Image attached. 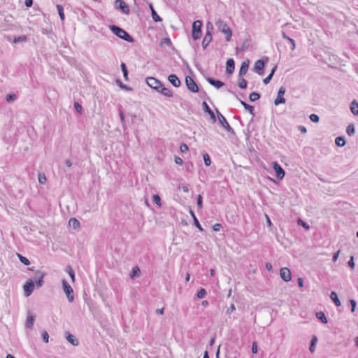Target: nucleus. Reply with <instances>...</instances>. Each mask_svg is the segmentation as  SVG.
Returning <instances> with one entry per match:
<instances>
[{"label": "nucleus", "instance_id": "1", "mask_svg": "<svg viewBox=\"0 0 358 358\" xmlns=\"http://www.w3.org/2000/svg\"><path fill=\"white\" fill-rule=\"evenodd\" d=\"M109 28L111 31L120 38L129 43L134 42V38L121 27L115 24H112L109 26Z\"/></svg>", "mask_w": 358, "mask_h": 358}, {"label": "nucleus", "instance_id": "2", "mask_svg": "<svg viewBox=\"0 0 358 358\" xmlns=\"http://www.w3.org/2000/svg\"><path fill=\"white\" fill-rule=\"evenodd\" d=\"M215 25L220 31L226 35V41H229L231 38L232 31L228 24L222 20H218L216 21Z\"/></svg>", "mask_w": 358, "mask_h": 358}, {"label": "nucleus", "instance_id": "3", "mask_svg": "<svg viewBox=\"0 0 358 358\" xmlns=\"http://www.w3.org/2000/svg\"><path fill=\"white\" fill-rule=\"evenodd\" d=\"M202 22L201 20H196L192 24V38L194 40L199 39L202 35Z\"/></svg>", "mask_w": 358, "mask_h": 358}, {"label": "nucleus", "instance_id": "4", "mask_svg": "<svg viewBox=\"0 0 358 358\" xmlns=\"http://www.w3.org/2000/svg\"><path fill=\"white\" fill-rule=\"evenodd\" d=\"M62 283L63 290L65 292L69 301L70 303L73 302L74 300L73 288L71 287V285L69 284V282L65 279L62 280Z\"/></svg>", "mask_w": 358, "mask_h": 358}, {"label": "nucleus", "instance_id": "5", "mask_svg": "<svg viewBox=\"0 0 358 358\" xmlns=\"http://www.w3.org/2000/svg\"><path fill=\"white\" fill-rule=\"evenodd\" d=\"M216 113L221 125L230 134H235L234 129L229 125L226 118L220 113L217 109H216Z\"/></svg>", "mask_w": 358, "mask_h": 358}, {"label": "nucleus", "instance_id": "6", "mask_svg": "<svg viewBox=\"0 0 358 358\" xmlns=\"http://www.w3.org/2000/svg\"><path fill=\"white\" fill-rule=\"evenodd\" d=\"M114 7L117 10H120L124 14L129 15L130 13L129 6L123 0H115Z\"/></svg>", "mask_w": 358, "mask_h": 358}, {"label": "nucleus", "instance_id": "7", "mask_svg": "<svg viewBox=\"0 0 358 358\" xmlns=\"http://www.w3.org/2000/svg\"><path fill=\"white\" fill-rule=\"evenodd\" d=\"M185 83L187 85V89L194 93L199 92V89L197 85V84L195 83V81L193 80L192 78L190 76H186L185 77Z\"/></svg>", "mask_w": 358, "mask_h": 358}, {"label": "nucleus", "instance_id": "8", "mask_svg": "<svg viewBox=\"0 0 358 358\" xmlns=\"http://www.w3.org/2000/svg\"><path fill=\"white\" fill-rule=\"evenodd\" d=\"M146 83L149 87L158 92L162 87V83L154 77H148L146 78Z\"/></svg>", "mask_w": 358, "mask_h": 358}, {"label": "nucleus", "instance_id": "9", "mask_svg": "<svg viewBox=\"0 0 358 358\" xmlns=\"http://www.w3.org/2000/svg\"><path fill=\"white\" fill-rule=\"evenodd\" d=\"M23 288L25 296H30L34 289V282L31 279L28 280L24 285Z\"/></svg>", "mask_w": 358, "mask_h": 358}, {"label": "nucleus", "instance_id": "10", "mask_svg": "<svg viewBox=\"0 0 358 358\" xmlns=\"http://www.w3.org/2000/svg\"><path fill=\"white\" fill-rule=\"evenodd\" d=\"M272 164H273V170L275 172L277 178L278 180H282L284 178L285 174V171L283 170V169L281 167V166L277 162H273L272 163Z\"/></svg>", "mask_w": 358, "mask_h": 358}, {"label": "nucleus", "instance_id": "11", "mask_svg": "<svg viewBox=\"0 0 358 358\" xmlns=\"http://www.w3.org/2000/svg\"><path fill=\"white\" fill-rule=\"evenodd\" d=\"M285 92H286V90L284 87H280V89L278 90V96L274 101V103L275 106H278L279 104L285 103L286 100L283 97Z\"/></svg>", "mask_w": 358, "mask_h": 358}, {"label": "nucleus", "instance_id": "12", "mask_svg": "<svg viewBox=\"0 0 358 358\" xmlns=\"http://www.w3.org/2000/svg\"><path fill=\"white\" fill-rule=\"evenodd\" d=\"M280 277L285 282H289L292 279L291 271L288 268L284 267L280 271Z\"/></svg>", "mask_w": 358, "mask_h": 358}, {"label": "nucleus", "instance_id": "13", "mask_svg": "<svg viewBox=\"0 0 358 358\" xmlns=\"http://www.w3.org/2000/svg\"><path fill=\"white\" fill-rule=\"evenodd\" d=\"M265 66V63L263 59H258L254 66V71H256L259 75L262 76L264 74L263 69Z\"/></svg>", "mask_w": 358, "mask_h": 358}, {"label": "nucleus", "instance_id": "14", "mask_svg": "<svg viewBox=\"0 0 358 358\" xmlns=\"http://www.w3.org/2000/svg\"><path fill=\"white\" fill-rule=\"evenodd\" d=\"M249 64L250 61L248 59H246L242 62L241 68L239 69L238 77H243L247 73L249 68Z\"/></svg>", "mask_w": 358, "mask_h": 358}, {"label": "nucleus", "instance_id": "15", "mask_svg": "<svg viewBox=\"0 0 358 358\" xmlns=\"http://www.w3.org/2000/svg\"><path fill=\"white\" fill-rule=\"evenodd\" d=\"M45 273L42 272L41 271H36L35 272V277L37 278L36 280V285L37 287H40L43 285L44 281L43 278L45 276Z\"/></svg>", "mask_w": 358, "mask_h": 358}, {"label": "nucleus", "instance_id": "16", "mask_svg": "<svg viewBox=\"0 0 358 358\" xmlns=\"http://www.w3.org/2000/svg\"><path fill=\"white\" fill-rule=\"evenodd\" d=\"M226 73L227 74L231 75L234 73L235 69L234 60L231 58L228 59L226 62Z\"/></svg>", "mask_w": 358, "mask_h": 358}, {"label": "nucleus", "instance_id": "17", "mask_svg": "<svg viewBox=\"0 0 358 358\" xmlns=\"http://www.w3.org/2000/svg\"><path fill=\"white\" fill-rule=\"evenodd\" d=\"M207 82L215 87L219 89L224 85V83L219 80H215L211 77H206Z\"/></svg>", "mask_w": 358, "mask_h": 358}, {"label": "nucleus", "instance_id": "18", "mask_svg": "<svg viewBox=\"0 0 358 358\" xmlns=\"http://www.w3.org/2000/svg\"><path fill=\"white\" fill-rule=\"evenodd\" d=\"M202 108L203 110L210 115L212 121L213 122H216V117L214 112L210 109V108L206 101H203L202 103Z\"/></svg>", "mask_w": 358, "mask_h": 358}, {"label": "nucleus", "instance_id": "19", "mask_svg": "<svg viewBox=\"0 0 358 358\" xmlns=\"http://www.w3.org/2000/svg\"><path fill=\"white\" fill-rule=\"evenodd\" d=\"M169 81L176 87H180L181 83L178 76L175 74H171L168 77Z\"/></svg>", "mask_w": 358, "mask_h": 358}, {"label": "nucleus", "instance_id": "20", "mask_svg": "<svg viewBox=\"0 0 358 358\" xmlns=\"http://www.w3.org/2000/svg\"><path fill=\"white\" fill-rule=\"evenodd\" d=\"M35 320V316L31 314H28L25 323V327L27 329H32Z\"/></svg>", "mask_w": 358, "mask_h": 358}, {"label": "nucleus", "instance_id": "21", "mask_svg": "<svg viewBox=\"0 0 358 358\" xmlns=\"http://www.w3.org/2000/svg\"><path fill=\"white\" fill-rule=\"evenodd\" d=\"M213 36L211 34H206L205 36L202 41V47L203 49H206L210 43L212 41Z\"/></svg>", "mask_w": 358, "mask_h": 358}, {"label": "nucleus", "instance_id": "22", "mask_svg": "<svg viewBox=\"0 0 358 358\" xmlns=\"http://www.w3.org/2000/svg\"><path fill=\"white\" fill-rule=\"evenodd\" d=\"M240 102L241 105L244 107V108L247 110L251 115H252L253 117L255 115L254 106L247 103L246 102L241 99Z\"/></svg>", "mask_w": 358, "mask_h": 358}, {"label": "nucleus", "instance_id": "23", "mask_svg": "<svg viewBox=\"0 0 358 358\" xmlns=\"http://www.w3.org/2000/svg\"><path fill=\"white\" fill-rule=\"evenodd\" d=\"M66 338L67 341L73 346H78L79 345L78 340L72 334L70 333H66Z\"/></svg>", "mask_w": 358, "mask_h": 358}, {"label": "nucleus", "instance_id": "24", "mask_svg": "<svg viewBox=\"0 0 358 358\" xmlns=\"http://www.w3.org/2000/svg\"><path fill=\"white\" fill-rule=\"evenodd\" d=\"M189 213L193 218V221H194V224L195 225V227L200 231H203V229L202 228L201 225L200 224L198 219L196 218L194 213L193 212L192 210H189Z\"/></svg>", "mask_w": 358, "mask_h": 358}, {"label": "nucleus", "instance_id": "25", "mask_svg": "<svg viewBox=\"0 0 358 358\" xmlns=\"http://www.w3.org/2000/svg\"><path fill=\"white\" fill-rule=\"evenodd\" d=\"M158 92L162 93L163 95H164L167 97L173 96L172 92L169 89L165 87L163 84H162V87H160L159 90H158Z\"/></svg>", "mask_w": 358, "mask_h": 358}, {"label": "nucleus", "instance_id": "26", "mask_svg": "<svg viewBox=\"0 0 358 358\" xmlns=\"http://www.w3.org/2000/svg\"><path fill=\"white\" fill-rule=\"evenodd\" d=\"M149 7L151 10V13H152V19L155 22H162V19L161 17H159L157 13H156L155 10L154 9V7L152 6V3H150L149 5Z\"/></svg>", "mask_w": 358, "mask_h": 358}, {"label": "nucleus", "instance_id": "27", "mask_svg": "<svg viewBox=\"0 0 358 358\" xmlns=\"http://www.w3.org/2000/svg\"><path fill=\"white\" fill-rule=\"evenodd\" d=\"M350 110L354 115H358V102L356 100L351 102Z\"/></svg>", "mask_w": 358, "mask_h": 358}, {"label": "nucleus", "instance_id": "28", "mask_svg": "<svg viewBox=\"0 0 358 358\" xmlns=\"http://www.w3.org/2000/svg\"><path fill=\"white\" fill-rule=\"evenodd\" d=\"M330 298L334 301L335 305L338 307L341 306V303L338 297L337 294L335 292H331L330 294Z\"/></svg>", "mask_w": 358, "mask_h": 358}, {"label": "nucleus", "instance_id": "29", "mask_svg": "<svg viewBox=\"0 0 358 358\" xmlns=\"http://www.w3.org/2000/svg\"><path fill=\"white\" fill-rule=\"evenodd\" d=\"M317 338L316 336H313L312 338H311V341H310V347H309V350L311 353H313L315 350V345L317 344Z\"/></svg>", "mask_w": 358, "mask_h": 358}, {"label": "nucleus", "instance_id": "30", "mask_svg": "<svg viewBox=\"0 0 358 358\" xmlns=\"http://www.w3.org/2000/svg\"><path fill=\"white\" fill-rule=\"evenodd\" d=\"M276 69H277V66H275L272 69V70H271V73L267 76V77H266V78H265L263 80V83H264L265 85H267L268 83H270L271 80L272 79V78H273V75H274V73H275V71Z\"/></svg>", "mask_w": 358, "mask_h": 358}, {"label": "nucleus", "instance_id": "31", "mask_svg": "<svg viewBox=\"0 0 358 358\" xmlns=\"http://www.w3.org/2000/svg\"><path fill=\"white\" fill-rule=\"evenodd\" d=\"M316 317L323 324H327L328 322L325 314L322 311L316 313Z\"/></svg>", "mask_w": 358, "mask_h": 358}, {"label": "nucleus", "instance_id": "32", "mask_svg": "<svg viewBox=\"0 0 358 358\" xmlns=\"http://www.w3.org/2000/svg\"><path fill=\"white\" fill-rule=\"evenodd\" d=\"M238 86L241 89H246L247 87V81L243 77H238Z\"/></svg>", "mask_w": 358, "mask_h": 358}, {"label": "nucleus", "instance_id": "33", "mask_svg": "<svg viewBox=\"0 0 358 358\" xmlns=\"http://www.w3.org/2000/svg\"><path fill=\"white\" fill-rule=\"evenodd\" d=\"M282 36L284 39H286L287 41H288L289 42H290V43L292 44V50H294L296 48V43H295V41L294 39L291 38L290 37H289L285 32H282Z\"/></svg>", "mask_w": 358, "mask_h": 358}, {"label": "nucleus", "instance_id": "34", "mask_svg": "<svg viewBox=\"0 0 358 358\" xmlns=\"http://www.w3.org/2000/svg\"><path fill=\"white\" fill-rule=\"evenodd\" d=\"M335 143L338 147H343L345 145V140L343 136H338L335 140Z\"/></svg>", "mask_w": 358, "mask_h": 358}, {"label": "nucleus", "instance_id": "35", "mask_svg": "<svg viewBox=\"0 0 358 358\" xmlns=\"http://www.w3.org/2000/svg\"><path fill=\"white\" fill-rule=\"evenodd\" d=\"M56 7H57V11H58V13H59L61 20L62 22H64V19H65V16H64V8H63L62 6L60 4H57Z\"/></svg>", "mask_w": 358, "mask_h": 358}, {"label": "nucleus", "instance_id": "36", "mask_svg": "<svg viewBox=\"0 0 358 358\" xmlns=\"http://www.w3.org/2000/svg\"><path fill=\"white\" fill-rule=\"evenodd\" d=\"M121 69L122 71V73H123V77L124 78L125 80H128V70H127V66L125 64V63L124 62H122L121 65Z\"/></svg>", "mask_w": 358, "mask_h": 358}, {"label": "nucleus", "instance_id": "37", "mask_svg": "<svg viewBox=\"0 0 358 358\" xmlns=\"http://www.w3.org/2000/svg\"><path fill=\"white\" fill-rule=\"evenodd\" d=\"M355 129L353 124H350L346 129V133L348 136H352L355 134Z\"/></svg>", "mask_w": 358, "mask_h": 358}, {"label": "nucleus", "instance_id": "38", "mask_svg": "<svg viewBox=\"0 0 358 358\" xmlns=\"http://www.w3.org/2000/svg\"><path fill=\"white\" fill-rule=\"evenodd\" d=\"M69 225L73 227V229H76L80 227V222L76 218H71L69 220Z\"/></svg>", "mask_w": 358, "mask_h": 358}, {"label": "nucleus", "instance_id": "39", "mask_svg": "<svg viewBox=\"0 0 358 358\" xmlns=\"http://www.w3.org/2000/svg\"><path fill=\"white\" fill-rule=\"evenodd\" d=\"M260 98V94L258 92H253L250 94L249 99L250 101H255Z\"/></svg>", "mask_w": 358, "mask_h": 358}, {"label": "nucleus", "instance_id": "40", "mask_svg": "<svg viewBox=\"0 0 358 358\" xmlns=\"http://www.w3.org/2000/svg\"><path fill=\"white\" fill-rule=\"evenodd\" d=\"M248 47H249V42L248 40H245L242 43L241 48H236V51L243 52V51L246 50L248 48Z\"/></svg>", "mask_w": 358, "mask_h": 358}, {"label": "nucleus", "instance_id": "41", "mask_svg": "<svg viewBox=\"0 0 358 358\" xmlns=\"http://www.w3.org/2000/svg\"><path fill=\"white\" fill-rule=\"evenodd\" d=\"M140 272H141L140 269L138 268V266L134 267L133 268L132 271L130 273V278H134L136 276H139L140 275Z\"/></svg>", "mask_w": 358, "mask_h": 358}, {"label": "nucleus", "instance_id": "42", "mask_svg": "<svg viewBox=\"0 0 358 358\" xmlns=\"http://www.w3.org/2000/svg\"><path fill=\"white\" fill-rule=\"evenodd\" d=\"M17 256H18V258H19L20 261L23 264H24L26 266H28V265L30 264V262H29V260L27 257H24V256H22V255H20V254H17Z\"/></svg>", "mask_w": 358, "mask_h": 358}, {"label": "nucleus", "instance_id": "43", "mask_svg": "<svg viewBox=\"0 0 358 358\" xmlns=\"http://www.w3.org/2000/svg\"><path fill=\"white\" fill-rule=\"evenodd\" d=\"M66 271L68 274L69 275L70 278H71L72 281H75V272L71 266H68L66 268Z\"/></svg>", "mask_w": 358, "mask_h": 358}, {"label": "nucleus", "instance_id": "44", "mask_svg": "<svg viewBox=\"0 0 358 358\" xmlns=\"http://www.w3.org/2000/svg\"><path fill=\"white\" fill-rule=\"evenodd\" d=\"M152 200L159 207L162 206L161 198L158 194H154Z\"/></svg>", "mask_w": 358, "mask_h": 358}, {"label": "nucleus", "instance_id": "45", "mask_svg": "<svg viewBox=\"0 0 358 358\" xmlns=\"http://www.w3.org/2000/svg\"><path fill=\"white\" fill-rule=\"evenodd\" d=\"M17 99V96L15 94H8L6 96V100L8 102L14 101Z\"/></svg>", "mask_w": 358, "mask_h": 358}, {"label": "nucleus", "instance_id": "46", "mask_svg": "<svg viewBox=\"0 0 358 358\" xmlns=\"http://www.w3.org/2000/svg\"><path fill=\"white\" fill-rule=\"evenodd\" d=\"M203 161L206 166H209L210 165L211 161L208 154L206 153L203 155Z\"/></svg>", "mask_w": 358, "mask_h": 358}, {"label": "nucleus", "instance_id": "47", "mask_svg": "<svg viewBox=\"0 0 358 358\" xmlns=\"http://www.w3.org/2000/svg\"><path fill=\"white\" fill-rule=\"evenodd\" d=\"M163 44H166L168 46H171L172 42L169 38H164L161 41L160 45L162 46Z\"/></svg>", "mask_w": 358, "mask_h": 358}, {"label": "nucleus", "instance_id": "48", "mask_svg": "<svg viewBox=\"0 0 358 358\" xmlns=\"http://www.w3.org/2000/svg\"><path fill=\"white\" fill-rule=\"evenodd\" d=\"M196 203L199 209H201L203 208V197L201 194H199L197 196Z\"/></svg>", "mask_w": 358, "mask_h": 358}, {"label": "nucleus", "instance_id": "49", "mask_svg": "<svg viewBox=\"0 0 358 358\" xmlns=\"http://www.w3.org/2000/svg\"><path fill=\"white\" fill-rule=\"evenodd\" d=\"M41 336H42V339L43 341L45 342V343H48L49 341V334L46 331H43L41 332Z\"/></svg>", "mask_w": 358, "mask_h": 358}, {"label": "nucleus", "instance_id": "50", "mask_svg": "<svg viewBox=\"0 0 358 358\" xmlns=\"http://www.w3.org/2000/svg\"><path fill=\"white\" fill-rule=\"evenodd\" d=\"M213 25L211 22H208L207 24H206V34H213Z\"/></svg>", "mask_w": 358, "mask_h": 358}, {"label": "nucleus", "instance_id": "51", "mask_svg": "<svg viewBox=\"0 0 358 358\" xmlns=\"http://www.w3.org/2000/svg\"><path fill=\"white\" fill-rule=\"evenodd\" d=\"M117 83L118 84V85L122 88V89H124V90H126L127 91H131L132 90V88L123 84L120 80H117Z\"/></svg>", "mask_w": 358, "mask_h": 358}, {"label": "nucleus", "instance_id": "52", "mask_svg": "<svg viewBox=\"0 0 358 358\" xmlns=\"http://www.w3.org/2000/svg\"><path fill=\"white\" fill-rule=\"evenodd\" d=\"M206 295V291L205 289L203 288H201L198 292H197V297L199 299H203L205 297V296Z\"/></svg>", "mask_w": 358, "mask_h": 358}, {"label": "nucleus", "instance_id": "53", "mask_svg": "<svg viewBox=\"0 0 358 358\" xmlns=\"http://www.w3.org/2000/svg\"><path fill=\"white\" fill-rule=\"evenodd\" d=\"M309 117L313 122L317 123L320 121V117L316 114H311Z\"/></svg>", "mask_w": 358, "mask_h": 358}, {"label": "nucleus", "instance_id": "54", "mask_svg": "<svg viewBox=\"0 0 358 358\" xmlns=\"http://www.w3.org/2000/svg\"><path fill=\"white\" fill-rule=\"evenodd\" d=\"M26 40H27V37L25 36H22L15 37L13 40V42L15 43H17L21 41H25Z\"/></svg>", "mask_w": 358, "mask_h": 358}, {"label": "nucleus", "instance_id": "55", "mask_svg": "<svg viewBox=\"0 0 358 358\" xmlns=\"http://www.w3.org/2000/svg\"><path fill=\"white\" fill-rule=\"evenodd\" d=\"M350 304L351 306V312L354 313L356 308L357 303L354 299H350Z\"/></svg>", "mask_w": 358, "mask_h": 358}, {"label": "nucleus", "instance_id": "56", "mask_svg": "<svg viewBox=\"0 0 358 358\" xmlns=\"http://www.w3.org/2000/svg\"><path fill=\"white\" fill-rule=\"evenodd\" d=\"M236 310L235 305L234 303L231 304L230 307L227 308L226 310V314L231 315L232 312H234Z\"/></svg>", "mask_w": 358, "mask_h": 358}, {"label": "nucleus", "instance_id": "57", "mask_svg": "<svg viewBox=\"0 0 358 358\" xmlns=\"http://www.w3.org/2000/svg\"><path fill=\"white\" fill-rule=\"evenodd\" d=\"M74 108H75V110L78 113H81V112H82V106L78 102H75L74 103Z\"/></svg>", "mask_w": 358, "mask_h": 358}, {"label": "nucleus", "instance_id": "58", "mask_svg": "<svg viewBox=\"0 0 358 358\" xmlns=\"http://www.w3.org/2000/svg\"><path fill=\"white\" fill-rule=\"evenodd\" d=\"M180 149L182 152H187L189 150V148L187 145L185 143H182L180 147Z\"/></svg>", "mask_w": 358, "mask_h": 358}, {"label": "nucleus", "instance_id": "59", "mask_svg": "<svg viewBox=\"0 0 358 358\" xmlns=\"http://www.w3.org/2000/svg\"><path fill=\"white\" fill-rule=\"evenodd\" d=\"M348 266H349L352 269H354V268H355V262H354V258H353V257H350V259L348 261Z\"/></svg>", "mask_w": 358, "mask_h": 358}, {"label": "nucleus", "instance_id": "60", "mask_svg": "<svg viewBox=\"0 0 358 358\" xmlns=\"http://www.w3.org/2000/svg\"><path fill=\"white\" fill-rule=\"evenodd\" d=\"M38 180L41 184H44L46 181L45 176L44 174H43V175L40 174L38 176Z\"/></svg>", "mask_w": 358, "mask_h": 358}, {"label": "nucleus", "instance_id": "61", "mask_svg": "<svg viewBox=\"0 0 358 358\" xmlns=\"http://www.w3.org/2000/svg\"><path fill=\"white\" fill-rule=\"evenodd\" d=\"M298 224H299V225L303 226L304 228H306V229H309V225H308L307 223L304 222H303L302 220H301V219H299V220H298Z\"/></svg>", "mask_w": 358, "mask_h": 358}, {"label": "nucleus", "instance_id": "62", "mask_svg": "<svg viewBox=\"0 0 358 358\" xmlns=\"http://www.w3.org/2000/svg\"><path fill=\"white\" fill-rule=\"evenodd\" d=\"M222 228V224H220V223H216L215 224L213 225V230L215 231H219Z\"/></svg>", "mask_w": 358, "mask_h": 358}, {"label": "nucleus", "instance_id": "63", "mask_svg": "<svg viewBox=\"0 0 358 358\" xmlns=\"http://www.w3.org/2000/svg\"><path fill=\"white\" fill-rule=\"evenodd\" d=\"M174 160L176 164L182 165L183 164V160L179 157H175Z\"/></svg>", "mask_w": 358, "mask_h": 358}, {"label": "nucleus", "instance_id": "64", "mask_svg": "<svg viewBox=\"0 0 358 358\" xmlns=\"http://www.w3.org/2000/svg\"><path fill=\"white\" fill-rule=\"evenodd\" d=\"M120 117L122 123L124 124L125 122V117H124V112L122 110H120Z\"/></svg>", "mask_w": 358, "mask_h": 358}]
</instances>
